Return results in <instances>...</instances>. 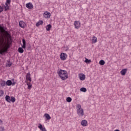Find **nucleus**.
I'll use <instances>...</instances> for the list:
<instances>
[{"mask_svg":"<svg viewBox=\"0 0 131 131\" xmlns=\"http://www.w3.org/2000/svg\"><path fill=\"white\" fill-rule=\"evenodd\" d=\"M99 64L100 65H104L105 64V61H104L103 60H101L100 61H99Z\"/></svg>","mask_w":131,"mask_h":131,"instance_id":"obj_27","label":"nucleus"},{"mask_svg":"<svg viewBox=\"0 0 131 131\" xmlns=\"http://www.w3.org/2000/svg\"><path fill=\"white\" fill-rule=\"evenodd\" d=\"M57 74L62 80H66L68 78V73L65 70H60L57 71Z\"/></svg>","mask_w":131,"mask_h":131,"instance_id":"obj_2","label":"nucleus"},{"mask_svg":"<svg viewBox=\"0 0 131 131\" xmlns=\"http://www.w3.org/2000/svg\"><path fill=\"white\" fill-rule=\"evenodd\" d=\"M97 40H98V39L97 38V37H96L95 36H93L92 40L93 43H96Z\"/></svg>","mask_w":131,"mask_h":131,"instance_id":"obj_19","label":"nucleus"},{"mask_svg":"<svg viewBox=\"0 0 131 131\" xmlns=\"http://www.w3.org/2000/svg\"><path fill=\"white\" fill-rule=\"evenodd\" d=\"M9 10V5L6 3L5 6V11H8Z\"/></svg>","mask_w":131,"mask_h":131,"instance_id":"obj_24","label":"nucleus"},{"mask_svg":"<svg viewBox=\"0 0 131 131\" xmlns=\"http://www.w3.org/2000/svg\"><path fill=\"white\" fill-rule=\"evenodd\" d=\"M51 28H52V25L51 24H49L46 26V30L47 31H50Z\"/></svg>","mask_w":131,"mask_h":131,"instance_id":"obj_17","label":"nucleus"},{"mask_svg":"<svg viewBox=\"0 0 131 131\" xmlns=\"http://www.w3.org/2000/svg\"><path fill=\"white\" fill-rule=\"evenodd\" d=\"M0 122H1V123H3V121H2V120H1V119H0Z\"/></svg>","mask_w":131,"mask_h":131,"instance_id":"obj_38","label":"nucleus"},{"mask_svg":"<svg viewBox=\"0 0 131 131\" xmlns=\"http://www.w3.org/2000/svg\"><path fill=\"white\" fill-rule=\"evenodd\" d=\"M0 131H5V127H0Z\"/></svg>","mask_w":131,"mask_h":131,"instance_id":"obj_31","label":"nucleus"},{"mask_svg":"<svg viewBox=\"0 0 131 131\" xmlns=\"http://www.w3.org/2000/svg\"><path fill=\"white\" fill-rule=\"evenodd\" d=\"M3 11V8H2V7H0V13H2Z\"/></svg>","mask_w":131,"mask_h":131,"instance_id":"obj_36","label":"nucleus"},{"mask_svg":"<svg viewBox=\"0 0 131 131\" xmlns=\"http://www.w3.org/2000/svg\"><path fill=\"white\" fill-rule=\"evenodd\" d=\"M80 80H84L85 79V75L83 74H81L79 76Z\"/></svg>","mask_w":131,"mask_h":131,"instance_id":"obj_13","label":"nucleus"},{"mask_svg":"<svg viewBox=\"0 0 131 131\" xmlns=\"http://www.w3.org/2000/svg\"><path fill=\"white\" fill-rule=\"evenodd\" d=\"M7 64L9 67H11V66H12V62L10 60H7Z\"/></svg>","mask_w":131,"mask_h":131,"instance_id":"obj_29","label":"nucleus"},{"mask_svg":"<svg viewBox=\"0 0 131 131\" xmlns=\"http://www.w3.org/2000/svg\"><path fill=\"white\" fill-rule=\"evenodd\" d=\"M10 102H12V103H14V102H16V98L15 97L11 96L10 97Z\"/></svg>","mask_w":131,"mask_h":131,"instance_id":"obj_22","label":"nucleus"},{"mask_svg":"<svg viewBox=\"0 0 131 131\" xmlns=\"http://www.w3.org/2000/svg\"><path fill=\"white\" fill-rule=\"evenodd\" d=\"M11 81H12V82H14V81H15V80H14V79H12L11 80Z\"/></svg>","mask_w":131,"mask_h":131,"instance_id":"obj_37","label":"nucleus"},{"mask_svg":"<svg viewBox=\"0 0 131 131\" xmlns=\"http://www.w3.org/2000/svg\"><path fill=\"white\" fill-rule=\"evenodd\" d=\"M39 25H40V24L38 22L36 24V26H37V27L39 26Z\"/></svg>","mask_w":131,"mask_h":131,"instance_id":"obj_35","label":"nucleus"},{"mask_svg":"<svg viewBox=\"0 0 131 131\" xmlns=\"http://www.w3.org/2000/svg\"><path fill=\"white\" fill-rule=\"evenodd\" d=\"M80 91H81V92H83V93H85V92H86V88H82L80 89Z\"/></svg>","mask_w":131,"mask_h":131,"instance_id":"obj_25","label":"nucleus"},{"mask_svg":"<svg viewBox=\"0 0 131 131\" xmlns=\"http://www.w3.org/2000/svg\"><path fill=\"white\" fill-rule=\"evenodd\" d=\"M126 72H127V69H124L121 71L120 73L121 75L124 76L126 74Z\"/></svg>","mask_w":131,"mask_h":131,"instance_id":"obj_11","label":"nucleus"},{"mask_svg":"<svg viewBox=\"0 0 131 131\" xmlns=\"http://www.w3.org/2000/svg\"><path fill=\"white\" fill-rule=\"evenodd\" d=\"M23 43L22 48L23 49H26V41H25V39H23Z\"/></svg>","mask_w":131,"mask_h":131,"instance_id":"obj_16","label":"nucleus"},{"mask_svg":"<svg viewBox=\"0 0 131 131\" xmlns=\"http://www.w3.org/2000/svg\"><path fill=\"white\" fill-rule=\"evenodd\" d=\"M74 26L76 29H78L80 27V22L78 21H75L74 22Z\"/></svg>","mask_w":131,"mask_h":131,"instance_id":"obj_6","label":"nucleus"},{"mask_svg":"<svg viewBox=\"0 0 131 131\" xmlns=\"http://www.w3.org/2000/svg\"><path fill=\"white\" fill-rule=\"evenodd\" d=\"M26 7L28 9H32V8H33V5H32V3H27L26 5Z\"/></svg>","mask_w":131,"mask_h":131,"instance_id":"obj_10","label":"nucleus"},{"mask_svg":"<svg viewBox=\"0 0 131 131\" xmlns=\"http://www.w3.org/2000/svg\"><path fill=\"white\" fill-rule=\"evenodd\" d=\"M11 3V0H6V4H10Z\"/></svg>","mask_w":131,"mask_h":131,"instance_id":"obj_32","label":"nucleus"},{"mask_svg":"<svg viewBox=\"0 0 131 131\" xmlns=\"http://www.w3.org/2000/svg\"><path fill=\"white\" fill-rule=\"evenodd\" d=\"M76 108L77 110V114H78V116L80 117L84 115V112L83 111V109L81 108V105L77 104Z\"/></svg>","mask_w":131,"mask_h":131,"instance_id":"obj_3","label":"nucleus"},{"mask_svg":"<svg viewBox=\"0 0 131 131\" xmlns=\"http://www.w3.org/2000/svg\"><path fill=\"white\" fill-rule=\"evenodd\" d=\"M38 127L41 131H47V129H46V127H43L42 125H41V124H39V125L38 126Z\"/></svg>","mask_w":131,"mask_h":131,"instance_id":"obj_12","label":"nucleus"},{"mask_svg":"<svg viewBox=\"0 0 131 131\" xmlns=\"http://www.w3.org/2000/svg\"><path fill=\"white\" fill-rule=\"evenodd\" d=\"M18 51L19 53H20V54H23V53L24 52V50L23 49V48H21V47L18 48Z\"/></svg>","mask_w":131,"mask_h":131,"instance_id":"obj_23","label":"nucleus"},{"mask_svg":"<svg viewBox=\"0 0 131 131\" xmlns=\"http://www.w3.org/2000/svg\"><path fill=\"white\" fill-rule=\"evenodd\" d=\"M43 16L45 17V18H50V17H51V13L48 11H46L45 12L44 14H43Z\"/></svg>","mask_w":131,"mask_h":131,"instance_id":"obj_8","label":"nucleus"},{"mask_svg":"<svg viewBox=\"0 0 131 131\" xmlns=\"http://www.w3.org/2000/svg\"><path fill=\"white\" fill-rule=\"evenodd\" d=\"M19 25L21 28H25L26 27V24L23 20H20L19 22Z\"/></svg>","mask_w":131,"mask_h":131,"instance_id":"obj_4","label":"nucleus"},{"mask_svg":"<svg viewBox=\"0 0 131 131\" xmlns=\"http://www.w3.org/2000/svg\"><path fill=\"white\" fill-rule=\"evenodd\" d=\"M6 81H2L0 83V84H1V86L2 87V88H4V86H5L6 85Z\"/></svg>","mask_w":131,"mask_h":131,"instance_id":"obj_21","label":"nucleus"},{"mask_svg":"<svg viewBox=\"0 0 131 131\" xmlns=\"http://www.w3.org/2000/svg\"><path fill=\"white\" fill-rule=\"evenodd\" d=\"M44 116L47 120H50V119H51V116L48 114H45Z\"/></svg>","mask_w":131,"mask_h":131,"instance_id":"obj_18","label":"nucleus"},{"mask_svg":"<svg viewBox=\"0 0 131 131\" xmlns=\"http://www.w3.org/2000/svg\"><path fill=\"white\" fill-rule=\"evenodd\" d=\"M6 83L7 85H8L9 86H10V85H12V81L10 80H7Z\"/></svg>","mask_w":131,"mask_h":131,"instance_id":"obj_20","label":"nucleus"},{"mask_svg":"<svg viewBox=\"0 0 131 131\" xmlns=\"http://www.w3.org/2000/svg\"><path fill=\"white\" fill-rule=\"evenodd\" d=\"M91 62H92V60H91L88 58H85V63H87V64H90V63H91Z\"/></svg>","mask_w":131,"mask_h":131,"instance_id":"obj_26","label":"nucleus"},{"mask_svg":"<svg viewBox=\"0 0 131 131\" xmlns=\"http://www.w3.org/2000/svg\"><path fill=\"white\" fill-rule=\"evenodd\" d=\"M5 100L8 103H11V97L9 96L6 95L5 97Z\"/></svg>","mask_w":131,"mask_h":131,"instance_id":"obj_15","label":"nucleus"},{"mask_svg":"<svg viewBox=\"0 0 131 131\" xmlns=\"http://www.w3.org/2000/svg\"><path fill=\"white\" fill-rule=\"evenodd\" d=\"M72 101V99L71 97H67V102L68 103H70Z\"/></svg>","mask_w":131,"mask_h":131,"instance_id":"obj_28","label":"nucleus"},{"mask_svg":"<svg viewBox=\"0 0 131 131\" xmlns=\"http://www.w3.org/2000/svg\"><path fill=\"white\" fill-rule=\"evenodd\" d=\"M38 23L40 24V25H42V23H43V21L42 20H39Z\"/></svg>","mask_w":131,"mask_h":131,"instance_id":"obj_33","label":"nucleus"},{"mask_svg":"<svg viewBox=\"0 0 131 131\" xmlns=\"http://www.w3.org/2000/svg\"><path fill=\"white\" fill-rule=\"evenodd\" d=\"M26 81H29L31 82V77L30 75V73H28L26 75Z\"/></svg>","mask_w":131,"mask_h":131,"instance_id":"obj_7","label":"nucleus"},{"mask_svg":"<svg viewBox=\"0 0 131 131\" xmlns=\"http://www.w3.org/2000/svg\"><path fill=\"white\" fill-rule=\"evenodd\" d=\"M81 124L83 126H88V121L85 120H82Z\"/></svg>","mask_w":131,"mask_h":131,"instance_id":"obj_9","label":"nucleus"},{"mask_svg":"<svg viewBox=\"0 0 131 131\" xmlns=\"http://www.w3.org/2000/svg\"><path fill=\"white\" fill-rule=\"evenodd\" d=\"M67 58V55L66 53H61L60 54V59L62 61H64Z\"/></svg>","mask_w":131,"mask_h":131,"instance_id":"obj_5","label":"nucleus"},{"mask_svg":"<svg viewBox=\"0 0 131 131\" xmlns=\"http://www.w3.org/2000/svg\"><path fill=\"white\" fill-rule=\"evenodd\" d=\"M4 91L0 90V97H3V96H4Z\"/></svg>","mask_w":131,"mask_h":131,"instance_id":"obj_30","label":"nucleus"},{"mask_svg":"<svg viewBox=\"0 0 131 131\" xmlns=\"http://www.w3.org/2000/svg\"><path fill=\"white\" fill-rule=\"evenodd\" d=\"M26 82H27L28 89L31 90L32 88V84H31V83H30V82H28L27 81H26Z\"/></svg>","mask_w":131,"mask_h":131,"instance_id":"obj_14","label":"nucleus"},{"mask_svg":"<svg viewBox=\"0 0 131 131\" xmlns=\"http://www.w3.org/2000/svg\"><path fill=\"white\" fill-rule=\"evenodd\" d=\"M0 29L3 30L7 36V41L5 35L3 33V31H1V36H0V54H3L4 53L7 52V49H6V47L7 45H11L12 43V38L11 37V34H10L7 31L5 30L4 27L0 26Z\"/></svg>","mask_w":131,"mask_h":131,"instance_id":"obj_1","label":"nucleus"},{"mask_svg":"<svg viewBox=\"0 0 131 131\" xmlns=\"http://www.w3.org/2000/svg\"><path fill=\"white\" fill-rule=\"evenodd\" d=\"M15 84H16V82L15 81L12 82L11 85L14 86L15 85Z\"/></svg>","mask_w":131,"mask_h":131,"instance_id":"obj_34","label":"nucleus"}]
</instances>
